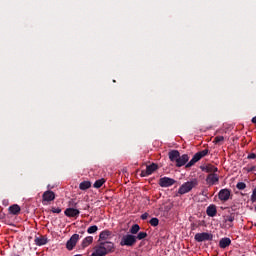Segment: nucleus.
I'll use <instances>...</instances> for the list:
<instances>
[{"label":"nucleus","mask_w":256,"mask_h":256,"mask_svg":"<svg viewBox=\"0 0 256 256\" xmlns=\"http://www.w3.org/2000/svg\"><path fill=\"white\" fill-rule=\"evenodd\" d=\"M255 211H256V206H255Z\"/></svg>","instance_id":"nucleus-42"},{"label":"nucleus","mask_w":256,"mask_h":256,"mask_svg":"<svg viewBox=\"0 0 256 256\" xmlns=\"http://www.w3.org/2000/svg\"><path fill=\"white\" fill-rule=\"evenodd\" d=\"M223 141H225V137L223 136H216L214 139V143H221Z\"/></svg>","instance_id":"nucleus-31"},{"label":"nucleus","mask_w":256,"mask_h":256,"mask_svg":"<svg viewBox=\"0 0 256 256\" xmlns=\"http://www.w3.org/2000/svg\"><path fill=\"white\" fill-rule=\"evenodd\" d=\"M52 213H57V214L61 213V208H55V207H53V208H52Z\"/></svg>","instance_id":"nucleus-36"},{"label":"nucleus","mask_w":256,"mask_h":256,"mask_svg":"<svg viewBox=\"0 0 256 256\" xmlns=\"http://www.w3.org/2000/svg\"><path fill=\"white\" fill-rule=\"evenodd\" d=\"M95 252L97 253V255L99 256H105L107 255V252L105 251L104 248H102L101 244L99 245V247L95 248Z\"/></svg>","instance_id":"nucleus-25"},{"label":"nucleus","mask_w":256,"mask_h":256,"mask_svg":"<svg viewBox=\"0 0 256 256\" xmlns=\"http://www.w3.org/2000/svg\"><path fill=\"white\" fill-rule=\"evenodd\" d=\"M168 156H169L170 161H172V163H177V160L181 156V153H179L178 150H171L168 153Z\"/></svg>","instance_id":"nucleus-13"},{"label":"nucleus","mask_w":256,"mask_h":256,"mask_svg":"<svg viewBox=\"0 0 256 256\" xmlns=\"http://www.w3.org/2000/svg\"><path fill=\"white\" fill-rule=\"evenodd\" d=\"M148 217H149V213H144V214L141 215V219L143 221L147 220Z\"/></svg>","instance_id":"nucleus-37"},{"label":"nucleus","mask_w":256,"mask_h":256,"mask_svg":"<svg viewBox=\"0 0 256 256\" xmlns=\"http://www.w3.org/2000/svg\"><path fill=\"white\" fill-rule=\"evenodd\" d=\"M199 161V158L196 156V154H194L193 158L186 164V167H193V165H195V163H197Z\"/></svg>","instance_id":"nucleus-26"},{"label":"nucleus","mask_w":256,"mask_h":256,"mask_svg":"<svg viewBox=\"0 0 256 256\" xmlns=\"http://www.w3.org/2000/svg\"><path fill=\"white\" fill-rule=\"evenodd\" d=\"M195 155L198 158V160L201 161L203 157H207V155H209V149H204L202 151H199Z\"/></svg>","instance_id":"nucleus-22"},{"label":"nucleus","mask_w":256,"mask_h":256,"mask_svg":"<svg viewBox=\"0 0 256 256\" xmlns=\"http://www.w3.org/2000/svg\"><path fill=\"white\" fill-rule=\"evenodd\" d=\"M140 229H141V227L139 226V224L132 225V227L130 228L131 235H137L139 233Z\"/></svg>","instance_id":"nucleus-24"},{"label":"nucleus","mask_w":256,"mask_h":256,"mask_svg":"<svg viewBox=\"0 0 256 256\" xmlns=\"http://www.w3.org/2000/svg\"><path fill=\"white\" fill-rule=\"evenodd\" d=\"M97 231H99V227H97V225L90 226L87 229V233H89V235H93V233H97Z\"/></svg>","instance_id":"nucleus-27"},{"label":"nucleus","mask_w":256,"mask_h":256,"mask_svg":"<svg viewBox=\"0 0 256 256\" xmlns=\"http://www.w3.org/2000/svg\"><path fill=\"white\" fill-rule=\"evenodd\" d=\"M146 237H147V232H139L138 235L136 236V241L137 239L141 241L143 239H146Z\"/></svg>","instance_id":"nucleus-28"},{"label":"nucleus","mask_w":256,"mask_h":256,"mask_svg":"<svg viewBox=\"0 0 256 256\" xmlns=\"http://www.w3.org/2000/svg\"><path fill=\"white\" fill-rule=\"evenodd\" d=\"M87 189H91V181H83L79 184L80 191H87Z\"/></svg>","instance_id":"nucleus-19"},{"label":"nucleus","mask_w":256,"mask_h":256,"mask_svg":"<svg viewBox=\"0 0 256 256\" xmlns=\"http://www.w3.org/2000/svg\"><path fill=\"white\" fill-rule=\"evenodd\" d=\"M149 173L147 172V170H142L141 171V174H140V177H149Z\"/></svg>","instance_id":"nucleus-35"},{"label":"nucleus","mask_w":256,"mask_h":256,"mask_svg":"<svg viewBox=\"0 0 256 256\" xmlns=\"http://www.w3.org/2000/svg\"><path fill=\"white\" fill-rule=\"evenodd\" d=\"M194 239L197 241V243H203V241H213V234L207 232L197 233L195 234Z\"/></svg>","instance_id":"nucleus-3"},{"label":"nucleus","mask_w":256,"mask_h":256,"mask_svg":"<svg viewBox=\"0 0 256 256\" xmlns=\"http://www.w3.org/2000/svg\"><path fill=\"white\" fill-rule=\"evenodd\" d=\"M34 241H35V244L38 245V247L47 245V237L45 236L36 237Z\"/></svg>","instance_id":"nucleus-17"},{"label":"nucleus","mask_w":256,"mask_h":256,"mask_svg":"<svg viewBox=\"0 0 256 256\" xmlns=\"http://www.w3.org/2000/svg\"><path fill=\"white\" fill-rule=\"evenodd\" d=\"M160 187H172L175 185V179L169 177H163L159 179Z\"/></svg>","instance_id":"nucleus-5"},{"label":"nucleus","mask_w":256,"mask_h":256,"mask_svg":"<svg viewBox=\"0 0 256 256\" xmlns=\"http://www.w3.org/2000/svg\"><path fill=\"white\" fill-rule=\"evenodd\" d=\"M197 185H199V182L197 181V179L185 182L180 186L178 193L180 195H185V193H189V191L194 189V187H197Z\"/></svg>","instance_id":"nucleus-2"},{"label":"nucleus","mask_w":256,"mask_h":256,"mask_svg":"<svg viewBox=\"0 0 256 256\" xmlns=\"http://www.w3.org/2000/svg\"><path fill=\"white\" fill-rule=\"evenodd\" d=\"M93 243V236H88L83 239L82 241V248L85 249V247H89Z\"/></svg>","instance_id":"nucleus-21"},{"label":"nucleus","mask_w":256,"mask_h":256,"mask_svg":"<svg viewBox=\"0 0 256 256\" xmlns=\"http://www.w3.org/2000/svg\"><path fill=\"white\" fill-rule=\"evenodd\" d=\"M252 203H256V187L254 188L252 195H251Z\"/></svg>","instance_id":"nucleus-33"},{"label":"nucleus","mask_w":256,"mask_h":256,"mask_svg":"<svg viewBox=\"0 0 256 256\" xmlns=\"http://www.w3.org/2000/svg\"><path fill=\"white\" fill-rule=\"evenodd\" d=\"M137 243V236L133 234L123 235L120 240L121 247H133Z\"/></svg>","instance_id":"nucleus-1"},{"label":"nucleus","mask_w":256,"mask_h":256,"mask_svg":"<svg viewBox=\"0 0 256 256\" xmlns=\"http://www.w3.org/2000/svg\"><path fill=\"white\" fill-rule=\"evenodd\" d=\"M9 212L12 215H19V213H21V207L18 204H13L9 207Z\"/></svg>","instance_id":"nucleus-16"},{"label":"nucleus","mask_w":256,"mask_h":256,"mask_svg":"<svg viewBox=\"0 0 256 256\" xmlns=\"http://www.w3.org/2000/svg\"><path fill=\"white\" fill-rule=\"evenodd\" d=\"M78 241H79V234H73L66 243V249H68V251H73Z\"/></svg>","instance_id":"nucleus-4"},{"label":"nucleus","mask_w":256,"mask_h":256,"mask_svg":"<svg viewBox=\"0 0 256 256\" xmlns=\"http://www.w3.org/2000/svg\"><path fill=\"white\" fill-rule=\"evenodd\" d=\"M206 183L207 185H216V183H219V175L216 173L208 174L206 177Z\"/></svg>","instance_id":"nucleus-7"},{"label":"nucleus","mask_w":256,"mask_h":256,"mask_svg":"<svg viewBox=\"0 0 256 256\" xmlns=\"http://www.w3.org/2000/svg\"><path fill=\"white\" fill-rule=\"evenodd\" d=\"M43 201H55V192L48 190L42 195Z\"/></svg>","instance_id":"nucleus-11"},{"label":"nucleus","mask_w":256,"mask_h":256,"mask_svg":"<svg viewBox=\"0 0 256 256\" xmlns=\"http://www.w3.org/2000/svg\"><path fill=\"white\" fill-rule=\"evenodd\" d=\"M231 197V190L225 188V189H221L218 193V198L220 199V201H229V198Z\"/></svg>","instance_id":"nucleus-6"},{"label":"nucleus","mask_w":256,"mask_h":256,"mask_svg":"<svg viewBox=\"0 0 256 256\" xmlns=\"http://www.w3.org/2000/svg\"><path fill=\"white\" fill-rule=\"evenodd\" d=\"M236 188L239 189V191H243V189L247 188V184H245L244 182H238Z\"/></svg>","instance_id":"nucleus-29"},{"label":"nucleus","mask_w":256,"mask_h":256,"mask_svg":"<svg viewBox=\"0 0 256 256\" xmlns=\"http://www.w3.org/2000/svg\"><path fill=\"white\" fill-rule=\"evenodd\" d=\"M109 237H111V231L109 230H104L100 233L99 235V240L100 241H105L107 239H109Z\"/></svg>","instance_id":"nucleus-20"},{"label":"nucleus","mask_w":256,"mask_h":256,"mask_svg":"<svg viewBox=\"0 0 256 256\" xmlns=\"http://www.w3.org/2000/svg\"><path fill=\"white\" fill-rule=\"evenodd\" d=\"M252 123L256 124V116H254L251 120Z\"/></svg>","instance_id":"nucleus-40"},{"label":"nucleus","mask_w":256,"mask_h":256,"mask_svg":"<svg viewBox=\"0 0 256 256\" xmlns=\"http://www.w3.org/2000/svg\"><path fill=\"white\" fill-rule=\"evenodd\" d=\"M229 245H231V239L230 238H222L220 241H219V247L221 249H227V247H229Z\"/></svg>","instance_id":"nucleus-15"},{"label":"nucleus","mask_w":256,"mask_h":256,"mask_svg":"<svg viewBox=\"0 0 256 256\" xmlns=\"http://www.w3.org/2000/svg\"><path fill=\"white\" fill-rule=\"evenodd\" d=\"M225 221H226V223H227V221L229 223H233L235 221V215L231 214L230 216H227Z\"/></svg>","instance_id":"nucleus-32"},{"label":"nucleus","mask_w":256,"mask_h":256,"mask_svg":"<svg viewBox=\"0 0 256 256\" xmlns=\"http://www.w3.org/2000/svg\"><path fill=\"white\" fill-rule=\"evenodd\" d=\"M150 225L152 227H157V225H159V219L158 218H152L150 221H149Z\"/></svg>","instance_id":"nucleus-30"},{"label":"nucleus","mask_w":256,"mask_h":256,"mask_svg":"<svg viewBox=\"0 0 256 256\" xmlns=\"http://www.w3.org/2000/svg\"><path fill=\"white\" fill-rule=\"evenodd\" d=\"M80 213L79 209L76 208H67L64 211V215H66V217H79Z\"/></svg>","instance_id":"nucleus-8"},{"label":"nucleus","mask_w":256,"mask_h":256,"mask_svg":"<svg viewBox=\"0 0 256 256\" xmlns=\"http://www.w3.org/2000/svg\"><path fill=\"white\" fill-rule=\"evenodd\" d=\"M248 159H256V154L255 153H251L248 155L247 157Z\"/></svg>","instance_id":"nucleus-38"},{"label":"nucleus","mask_w":256,"mask_h":256,"mask_svg":"<svg viewBox=\"0 0 256 256\" xmlns=\"http://www.w3.org/2000/svg\"><path fill=\"white\" fill-rule=\"evenodd\" d=\"M105 183V179L101 178L95 181V183L93 184V188L94 189H101V187H103V184Z\"/></svg>","instance_id":"nucleus-23"},{"label":"nucleus","mask_w":256,"mask_h":256,"mask_svg":"<svg viewBox=\"0 0 256 256\" xmlns=\"http://www.w3.org/2000/svg\"><path fill=\"white\" fill-rule=\"evenodd\" d=\"M253 171H256V167L255 166H252L248 169V173H251Z\"/></svg>","instance_id":"nucleus-39"},{"label":"nucleus","mask_w":256,"mask_h":256,"mask_svg":"<svg viewBox=\"0 0 256 256\" xmlns=\"http://www.w3.org/2000/svg\"><path fill=\"white\" fill-rule=\"evenodd\" d=\"M189 161V155L183 154L182 156L178 157V160H176V167H183V165H186Z\"/></svg>","instance_id":"nucleus-9"},{"label":"nucleus","mask_w":256,"mask_h":256,"mask_svg":"<svg viewBox=\"0 0 256 256\" xmlns=\"http://www.w3.org/2000/svg\"><path fill=\"white\" fill-rule=\"evenodd\" d=\"M69 207H77V202L75 201V199H71L68 202Z\"/></svg>","instance_id":"nucleus-34"},{"label":"nucleus","mask_w":256,"mask_h":256,"mask_svg":"<svg viewBox=\"0 0 256 256\" xmlns=\"http://www.w3.org/2000/svg\"><path fill=\"white\" fill-rule=\"evenodd\" d=\"M201 171H204V173H209V175L211 173H217V171H219V169L215 166H213L212 164H208L206 166H201L200 167Z\"/></svg>","instance_id":"nucleus-10"},{"label":"nucleus","mask_w":256,"mask_h":256,"mask_svg":"<svg viewBox=\"0 0 256 256\" xmlns=\"http://www.w3.org/2000/svg\"><path fill=\"white\" fill-rule=\"evenodd\" d=\"M100 245L104 251H106V254L113 252V249H115V244H113V242H102Z\"/></svg>","instance_id":"nucleus-12"},{"label":"nucleus","mask_w":256,"mask_h":256,"mask_svg":"<svg viewBox=\"0 0 256 256\" xmlns=\"http://www.w3.org/2000/svg\"><path fill=\"white\" fill-rule=\"evenodd\" d=\"M158 169L159 166L156 163H152L151 165L146 166V171L150 175H153V173H155V171H157Z\"/></svg>","instance_id":"nucleus-18"},{"label":"nucleus","mask_w":256,"mask_h":256,"mask_svg":"<svg viewBox=\"0 0 256 256\" xmlns=\"http://www.w3.org/2000/svg\"><path fill=\"white\" fill-rule=\"evenodd\" d=\"M206 215H208V217H216L217 206H215L214 204H211L210 206H208L206 209Z\"/></svg>","instance_id":"nucleus-14"},{"label":"nucleus","mask_w":256,"mask_h":256,"mask_svg":"<svg viewBox=\"0 0 256 256\" xmlns=\"http://www.w3.org/2000/svg\"><path fill=\"white\" fill-rule=\"evenodd\" d=\"M76 256H83V255H81V254H76Z\"/></svg>","instance_id":"nucleus-41"}]
</instances>
